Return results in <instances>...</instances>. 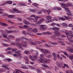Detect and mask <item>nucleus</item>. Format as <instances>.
<instances>
[{
  "label": "nucleus",
  "instance_id": "1a4fd4ad",
  "mask_svg": "<svg viewBox=\"0 0 73 73\" xmlns=\"http://www.w3.org/2000/svg\"><path fill=\"white\" fill-rule=\"evenodd\" d=\"M16 45L19 48L21 49V50H23V48L22 47V44L18 43H17Z\"/></svg>",
  "mask_w": 73,
  "mask_h": 73
},
{
  "label": "nucleus",
  "instance_id": "79ce46f5",
  "mask_svg": "<svg viewBox=\"0 0 73 73\" xmlns=\"http://www.w3.org/2000/svg\"><path fill=\"white\" fill-rule=\"evenodd\" d=\"M54 19H51L50 20H49L48 21V23H51L52 22H53L54 21Z\"/></svg>",
  "mask_w": 73,
  "mask_h": 73
},
{
  "label": "nucleus",
  "instance_id": "9d476101",
  "mask_svg": "<svg viewBox=\"0 0 73 73\" xmlns=\"http://www.w3.org/2000/svg\"><path fill=\"white\" fill-rule=\"evenodd\" d=\"M41 65L42 66H43V67H44V68H48V69H53V67L52 66H48L46 65H45L44 64H41Z\"/></svg>",
  "mask_w": 73,
  "mask_h": 73
},
{
  "label": "nucleus",
  "instance_id": "393cba45",
  "mask_svg": "<svg viewBox=\"0 0 73 73\" xmlns=\"http://www.w3.org/2000/svg\"><path fill=\"white\" fill-rule=\"evenodd\" d=\"M33 31L34 33H37V29L35 28L33 30Z\"/></svg>",
  "mask_w": 73,
  "mask_h": 73
},
{
  "label": "nucleus",
  "instance_id": "bf43d9fd",
  "mask_svg": "<svg viewBox=\"0 0 73 73\" xmlns=\"http://www.w3.org/2000/svg\"><path fill=\"white\" fill-rule=\"evenodd\" d=\"M20 41V39L19 38H16V42H19Z\"/></svg>",
  "mask_w": 73,
  "mask_h": 73
},
{
  "label": "nucleus",
  "instance_id": "c756f323",
  "mask_svg": "<svg viewBox=\"0 0 73 73\" xmlns=\"http://www.w3.org/2000/svg\"><path fill=\"white\" fill-rule=\"evenodd\" d=\"M12 48L11 47H8L7 48L5 49L6 51H8V50H12Z\"/></svg>",
  "mask_w": 73,
  "mask_h": 73
},
{
  "label": "nucleus",
  "instance_id": "412c9836",
  "mask_svg": "<svg viewBox=\"0 0 73 73\" xmlns=\"http://www.w3.org/2000/svg\"><path fill=\"white\" fill-rule=\"evenodd\" d=\"M23 23H24V24H28V25L30 24L28 22V21L26 20H24Z\"/></svg>",
  "mask_w": 73,
  "mask_h": 73
},
{
  "label": "nucleus",
  "instance_id": "0eeeda50",
  "mask_svg": "<svg viewBox=\"0 0 73 73\" xmlns=\"http://www.w3.org/2000/svg\"><path fill=\"white\" fill-rule=\"evenodd\" d=\"M22 47H24V48H26V47H27V45L28 43L27 42L25 41H24L22 42Z\"/></svg>",
  "mask_w": 73,
  "mask_h": 73
},
{
  "label": "nucleus",
  "instance_id": "6ab92c4d",
  "mask_svg": "<svg viewBox=\"0 0 73 73\" xmlns=\"http://www.w3.org/2000/svg\"><path fill=\"white\" fill-rule=\"evenodd\" d=\"M0 23H1V26H4V27L7 26V25L5 23H2L1 22H0Z\"/></svg>",
  "mask_w": 73,
  "mask_h": 73
},
{
  "label": "nucleus",
  "instance_id": "3c124183",
  "mask_svg": "<svg viewBox=\"0 0 73 73\" xmlns=\"http://www.w3.org/2000/svg\"><path fill=\"white\" fill-rule=\"evenodd\" d=\"M2 36H3V37L4 38H6L7 37V35L4 34V35H3Z\"/></svg>",
  "mask_w": 73,
  "mask_h": 73
},
{
  "label": "nucleus",
  "instance_id": "de8ad7c7",
  "mask_svg": "<svg viewBox=\"0 0 73 73\" xmlns=\"http://www.w3.org/2000/svg\"><path fill=\"white\" fill-rule=\"evenodd\" d=\"M7 4V3H6V2H5V3H3L1 4L0 5L1 6H3L4 5H5Z\"/></svg>",
  "mask_w": 73,
  "mask_h": 73
},
{
  "label": "nucleus",
  "instance_id": "13d9d810",
  "mask_svg": "<svg viewBox=\"0 0 73 73\" xmlns=\"http://www.w3.org/2000/svg\"><path fill=\"white\" fill-rule=\"evenodd\" d=\"M11 45H13V46H15L16 44L15 43L12 42L11 44Z\"/></svg>",
  "mask_w": 73,
  "mask_h": 73
},
{
  "label": "nucleus",
  "instance_id": "864d4df0",
  "mask_svg": "<svg viewBox=\"0 0 73 73\" xmlns=\"http://www.w3.org/2000/svg\"><path fill=\"white\" fill-rule=\"evenodd\" d=\"M17 50V48H13L12 50V51H13V52H15V51H16V50Z\"/></svg>",
  "mask_w": 73,
  "mask_h": 73
},
{
  "label": "nucleus",
  "instance_id": "f8f14e48",
  "mask_svg": "<svg viewBox=\"0 0 73 73\" xmlns=\"http://www.w3.org/2000/svg\"><path fill=\"white\" fill-rule=\"evenodd\" d=\"M21 51L20 50H19L15 52V54H17V56H21Z\"/></svg>",
  "mask_w": 73,
  "mask_h": 73
},
{
  "label": "nucleus",
  "instance_id": "7c9ffc66",
  "mask_svg": "<svg viewBox=\"0 0 73 73\" xmlns=\"http://www.w3.org/2000/svg\"><path fill=\"white\" fill-rule=\"evenodd\" d=\"M29 11L30 12H36L35 10H33L32 9H29Z\"/></svg>",
  "mask_w": 73,
  "mask_h": 73
},
{
  "label": "nucleus",
  "instance_id": "a19ab883",
  "mask_svg": "<svg viewBox=\"0 0 73 73\" xmlns=\"http://www.w3.org/2000/svg\"><path fill=\"white\" fill-rule=\"evenodd\" d=\"M4 10L1 9H0V14H3V12L2 11H3Z\"/></svg>",
  "mask_w": 73,
  "mask_h": 73
},
{
  "label": "nucleus",
  "instance_id": "2eb2a0df",
  "mask_svg": "<svg viewBox=\"0 0 73 73\" xmlns=\"http://www.w3.org/2000/svg\"><path fill=\"white\" fill-rule=\"evenodd\" d=\"M22 38L23 39H25V41H27V42H29V41H30V40H29L28 38H25V37L23 36L22 37Z\"/></svg>",
  "mask_w": 73,
  "mask_h": 73
},
{
  "label": "nucleus",
  "instance_id": "cd10ccee",
  "mask_svg": "<svg viewBox=\"0 0 73 73\" xmlns=\"http://www.w3.org/2000/svg\"><path fill=\"white\" fill-rule=\"evenodd\" d=\"M52 19V17L50 16H48L46 17V19L47 20H50Z\"/></svg>",
  "mask_w": 73,
  "mask_h": 73
},
{
  "label": "nucleus",
  "instance_id": "4d7b16f0",
  "mask_svg": "<svg viewBox=\"0 0 73 73\" xmlns=\"http://www.w3.org/2000/svg\"><path fill=\"white\" fill-rule=\"evenodd\" d=\"M56 25V23H52L51 25V26H54V25Z\"/></svg>",
  "mask_w": 73,
  "mask_h": 73
},
{
  "label": "nucleus",
  "instance_id": "a211bd4d",
  "mask_svg": "<svg viewBox=\"0 0 73 73\" xmlns=\"http://www.w3.org/2000/svg\"><path fill=\"white\" fill-rule=\"evenodd\" d=\"M61 52H62L63 53H64V54H65V55H66V56H67V57H69V55H68V53H67L66 52H65V51H61Z\"/></svg>",
  "mask_w": 73,
  "mask_h": 73
},
{
  "label": "nucleus",
  "instance_id": "423d86ee",
  "mask_svg": "<svg viewBox=\"0 0 73 73\" xmlns=\"http://www.w3.org/2000/svg\"><path fill=\"white\" fill-rule=\"evenodd\" d=\"M44 19H41L39 20L38 21L36 22L35 23L36 24H40L41 23H42V22H44Z\"/></svg>",
  "mask_w": 73,
  "mask_h": 73
},
{
  "label": "nucleus",
  "instance_id": "58836bf2",
  "mask_svg": "<svg viewBox=\"0 0 73 73\" xmlns=\"http://www.w3.org/2000/svg\"><path fill=\"white\" fill-rule=\"evenodd\" d=\"M24 27V28H27V29H28V28H29V27H28V26L27 25H24L23 26Z\"/></svg>",
  "mask_w": 73,
  "mask_h": 73
},
{
  "label": "nucleus",
  "instance_id": "6e6552de",
  "mask_svg": "<svg viewBox=\"0 0 73 73\" xmlns=\"http://www.w3.org/2000/svg\"><path fill=\"white\" fill-rule=\"evenodd\" d=\"M15 12L16 13H21V12H22L21 11H19V10L16 9H14L11 12L12 13H15Z\"/></svg>",
  "mask_w": 73,
  "mask_h": 73
},
{
  "label": "nucleus",
  "instance_id": "7ed1b4c3",
  "mask_svg": "<svg viewBox=\"0 0 73 73\" xmlns=\"http://www.w3.org/2000/svg\"><path fill=\"white\" fill-rule=\"evenodd\" d=\"M66 35L68 40L70 41L71 42H73V40H71L73 37L72 33H68L66 34Z\"/></svg>",
  "mask_w": 73,
  "mask_h": 73
},
{
  "label": "nucleus",
  "instance_id": "338daca9",
  "mask_svg": "<svg viewBox=\"0 0 73 73\" xmlns=\"http://www.w3.org/2000/svg\"><path fill=\"white\" fill-rule=\"evenodd\" d=\"M66 43L67 44V45H71V44H70V43L68 42H66Z\"/></svg>",
  "mask_w": 73,
  "mask_h": 73
},
{
  "label": "nucleus",
  "instance_id": "ea45409f",
  "mask_svg": "<svg viewBox=\"0 0 73 73\" xmlns=\"http://www.w3.org/2000/svg\"><path fill=\"white\" fill-rule=\"evenodd\" d=\"M12 31L10 30V31H8L6 33H7V34H9V33H12Z\"/></svg>",
  "mask_w": 73,
  "mask_h": 73
},
{
  "label": "nucleus",
  "instance_id": "72a5a7b5",
  "mask_svg": "<svg viewBox=\"0 0 73 73\" xmlns=\"http://www.w3.org/2000/svg\"><path fill=\"white\" fill-rule=\"evenodd\" d=\"M59 20H62V21H65V20H66L65 19L62 17H60L59 18Z\"/></svg>",
  "mask_w": 73,
  "mask_h": 73
},
{
  "label": "nucleus",
  "instance_id": "4be33fe9",
  "mask_svg": "<svg viewBox=\"0 0 73 73\" xmlns=\"http://www.w3.org/2000/svg\"><path fill=\"white\" fill-rule=\"evenodd\" d=\"M59 42L62 45H63V46H65V42L62 41H59Z\"/></svg>",
  "mask_w": 73,
  "mask_h": 73
},
{
  "label": "nucleus",
  "instance_id": "5fc2aeb1",
  "mask_svg": "<svg viewBox=\"0 0 73 73\" xmlns=\"http://www.w3.org/2000/svg\"><path fill=\"white\" fill-rule=\"evenodd\" d=\"M57 39L58 40H60V41H62V38H57Z\"/></svg>",
  "mask_w": 73,
  "mask_h": 73
},
{
  "label": "nucleus",
  "instance_id": "aec40b11",
  "mask_svg": "<svg viewBox=\"0 0 73 73\" xmlns=\"http://www.w3.org/2000/svg\"><path fill=\"white\" fill-rule=\"evenodd\" d=\"M37 60V57L36 56H33V58H32V60L33 61H35V60Z\"/></svg>",
  "mask_w": 73,
  "mask_h": 73
},
{
  "label": "nucleus",
  "instance_id": "49530a36",
  "mask_svg": "<svg viewBox=\"0 0 73 73\" xmlns=\"http://www.w3.org/2000/svg\"><path fill=\"white\" fill-rule=\"evenodd\" d=\"M47 35H52V33H50V32L48 31L47 32Z\"/></svg>",
  "mask_w": 73,
  "mask_h": 73
},
{
  "label": "nucleus",
  "instance_id": "dca6fc26",
  "mask_svg": "<svg viewBox=\"0 0 73 73\" xmlns=\"http://www.w3.org/2000/svg\"><path fill=\"white\" fill-rule=\"evenodd\" d=\"M8 36L11 39H13V38H15V36L12 35H8Z\"/></svg>",
  "mask_w": 73,
  "mask_h": 73
},
{
  "label": "nucleus",
  "instance_id": "c9c22d12",
  "mask_svg": "<svg viewBox=\"0 0 73 73\" xmlns=\"http://www.w3.org/2000/svg\"><path fill=\"white\" fill-rule=\"evenodd\" d=\"M1 32L2 33V36H3V35H5V32H4V31H3V30H1Z\"/></svg>",
  "mask_w": 73,
  "mask_h": 73
},
{
  "label": "nucleus",
  "instance_id": "f704fd0d",
  "mask_svg": "<svg viewBox=\"0 0 73 73\" xmlns=\"http://www.w3.org/2000/svg\"><path fill=\"white\" fill-rule=\"evenodd\" d=\"M33 5L35 7H36V6H37V5H39V4L35 3H34L33 4Z\"/></svg>",
  "mask_w": 73,
  "mask_h": 73
},
{
  "label": "nucleus",
  "instance_id": "5701e85b",
  "mask_svg": "<svg viewBox=\"0 0 73 73\" xmlns=\"http://www.w3.org/2000/svg\"><path fill=\"white\" fill-rule=\"evenodd\" d=\"M64 17L65 19H67V20H69V19H72V18H71V17H70L69 18L68 17L65 16H64Z\"/></svg>",
  "mask_w": 73,
  "mask_h": 73
},
{
  "label": "nucleus",
  "instance_id": "39448f33",
  "mask_svg": "<svg viewBox=\"0 0 73 73\" xmlns=\"http://www.w3.org/2000/svg\"><path fill=\"white\" fill-rule=\"evenodd\" d=\"M40 28L42 30L45 31L47 29V26L45 25H42L40 26Z\"/></svg>",
  "mask_w": 73,
  "mask_h": 73
},
{
  "label": "nucleus",
  "instance_id": "9b49d317",
  "mask_svg": "<svg viewBox=\"0 0 73 73\" xmlns=\"http://www.w3.org/2000/svg\"><path fill=\"white\" fill-rule=\"evenodd\" d=\"M25 59L26 60V61L25 62V63L26 64H29V62H30V60L29 59V58H28L27 57H26L25 58Z\"/></svg>",
  "mask_w": 73,
  "mask_h": 73
},
{
  "label": "nucleus",
  "instance_id": "680f3d73",
  "mask_svg": "<svg viewBox=\"0 0 73 73\" xmlns=\"http://www.w3.org/2000/svg\"><path fill=\"white\" fill-rule=\"evenodd\" d=\"M51 57H52V55H49L47 56V58H50Z\"/></svg>",
  "mask_w": 73,
  "mask_h": 73
},
{
  "label": "nucleus",
  "instance_id": "4c0bfd02",
  "mask_svg": "<svg viewBox=\"0 0 73 73\" xmlns=\"http://www.w3.org/2000/svg\"><path fill=\"white\" fill-rule=\"evenodd\" d=\"M6 71V70H5L4 69H2L1 68L0 69V72H5Z\"/></svg>",
  "mask_w": 73,
  "mask_h": 73
},
{
  "label": "nucleus",
  "instance_id": "603ef678",
  "mask_svg": "<svg viewBox=\"0 0 73 73\" xmlns=\"http://www.w3.org/2000/svg\"><path fill=\"white\" fill-rule=\"evenodd\" d=\"M64 66H65V67H67V68H69V67L68 66V65L67 64H64Z\"/></svg>",
  "mask_w": 73,
  "mask_h": 73
},
{
  "label": "nucleus",
  "instance_id": "09e8293b",
  "mask_svg": "<svg viewBox=\"0 0 73 73\" xmlns=\"http://www.w3.org/2000/svg\"><path fill=\"white\" fill-rule=\"evenodd\" d=\"M31 25L32 26H34V27H36L37 26V25L35 23H31Z\"/></svg>",
  "mask_w": 73,
  "mask_h": 73
},
{
  "label": "nucleus",
  "instance_id": "0e129e2a",
  "mask_svg": "<svg viewBox=\"0 0 73 73\" xmlns=\"http://www.w3.org/2000/svg\"><path fill=\"white\" fill-rule=\"evenodd\" d=\"M0 57H2V58H4V56L2 54H0Z\"/></svg>",
  "mask_w": 73,
  "mask_h": 73
},
{
  "label": "nucleus",
  "instance_id": "20e7f679",
  "mask_svg": "<svg viewBox=\"0 0 73 73\" xmlns=\"http://www.w3.org/2000/svg\"><path fill=\"white\" fill-rule=\"evenodd\" d=\"M52 29H53L54 31L53 32L54 33H55L56 35H61L60 33L58 32L57 31H59L60 30V28L57 27H53L51 28Z\"/></svg>",
  "mask_w": 73,
  "mask_h": 73
},
{
  "label": "nucleus",
  "instance_id": "4468645a",
  "mask_svg": "<svg viewBox=\"0 0 73 73\" xmlns=\"http://www.w3.org/2000/svg\"><path fill=\"white\" fill-rule=\"evenodd\" d=\"M39 61L41 62L42 63H48V61H47V59H46V60L44 61L42 59H39Z\"/></svg>",
  "mask_w": 73,
  "mask_h": 73
},
{
  "label": "nucleus",
  "instance_id": "774afa93",
  "mask_svg": "<svg viewBox=\"0 0 73 73\" xmlns=\"http://www.w3.org/2000/svg\"><path fill=\"white\" fill-rule=\"evenodd\" d=\"M38 13L39 14H41L42 13V12L41 11H39L38 12Z\"/></svg>",
  "mask_w": 73,
  "mask_h": 73
},
{
  "label": "nucleus",
  "instance_id": "ddd939ff",
  "mask_svg": "<svg viewBox=\"0 0 73 73\" xmlns=\"http://www.w3.org/2000/svg\"><path fill=\"white\" fill-rule=\"evenodd\" d=\"M34 19H33V21L34 22H36L38 20V19L41 18V17L36 16Z\"/></svg>",
  "mask_w": 73,
  "mask_h": 73
},
{
  "label": "nucleus",
  "instance_id": "a18cd8bd",
  "mask_svg": "<svg viewBox=\"0 0 73 73\" xmlns=\"http://www.w3.org/2000/svg\"><path fill=\"white\" fill-rule=\"evenodd\" d=\"M28 66L30 68V69H34V67H33V66Z\"/></svg>",
  "mask_w": 73,
  "mask_h": 73
},
{
  "label": "nucleus",
  "instance_id": "a878e982",
  "mask_svg": "<svg viewBox=\"0 0 73 73\" xmlns=\"http://www.w3.org/2000/svg\"><path fill=\"white\" fill-rule=\"evenodd\" d=\"M9 65L8 64H3L2 65V66L3 67V68H7V66H9Z\"/></svg>",
  "mask_w": 73,
  "mask_h": 73
},
{
  "label": "nucleus",
  "instance_id": "e433bc0d",
  "mask_svg": "<svg viewBox=\"0 0 73 73\" xmlns=\"http://www.w3.org/2000/svg\"><path fill=\"white\" fill-rule=\"evenodd\" d=\"M68 12V13H66V14L67 15H68V16H71L72 15V14L71 13H70V12Z\"/></svg>",
  "mask_w": 73,
  "mask_h": 73
},
{
  "label": "nucleus",
  "instance_id": "f257e3e1",
  "mask_svg": "<svg viewBox=\"0 0 73 73\" xmlns=\"http://www.w3.org/2000/svg\"><path fill=\"white\" fill-rule=\"evenodd\" d=\"M61 7L63 8H64L65 9V11L66 12H70V10L69 9H68L66 7H70V3H61Z\"/></svg>",
  "mask_w": 73,
  "mask_h": 73
},
{
  "label": "nucleus",
  "instance_id": "69168bd1",
  "mask_svg": "<svg viewBox=\"0 0 73 73\" xmlns=\"http://www.w3.org/2000/svg\"><path fill=\"white\" fill-rule=\"evenodd\" d=\"M47 12L48 14H50V10H47Z\"/></svg>",
  "mask_w": 73,
  "mask_h": 73
},
{
  "label": "nucleus",
  "instance_id": "bb28decb",
  "mask_svg": "<svg viewBox=\"0 0 73 73\" xmlns=\"http://www.w3.org/2000/svg\"><path fill=\"white\" fill-rule=\"evenodd\" d=\"M19 5L22 6H26L27 5V4L24 3H20L19 4Z\"/></svg>",
  "mask_w": 73,
  "mask_h": 73
},
{
  "label": "nucleus",
  "instance_id": "8fccbe9b",
  "mask_svg": "<svg viewBox=\"0 0 73 73\" xmlns=\"http://www.w3.org/2000/svg\"><path fill=\"white\" fill-rule=\"evenodd\" d=\"M69 51L70 52V53H73V49H70L69 50Z\"/></svg>",
  "mask_w": 73,
  "mask_h": 73
},
{
  "label": "nucleus",
  "instance_id": "c03bdc74",
  "mask_svg": "<svg viewBox=\"0 0 73 73\" xmlns=\"http://www.w3.org/2000/svg\"><path fill=\"white\" fill-rule=\"evenodd\" d=\"M41 11H42L43 12H46L48 10H46L45 9H42Z\"/></svg>",
  "mask_w": 73,
  "mask_h": 73
},
{
  "label": "nucleus",
  "instance_id": "c85d7f7f",
  "mask_svg": "<svg viewBox=\"0 0 73 73\" xmlns=\"http://www.w3.org/2000/svg\"><path fill=\"white\" fill-rule=\"evenodd\" d=\"M2 45L4 46H9V44H7L3 43L2 44Z\"/></svg>",
  "mask_w": 73,
  "mask_h": 73
},
{
  "label": "nucleus",
  "instance_id": "f3484780",
  "mask_svg": "<svg viewBox=\"0 0 73 73\" xmlns=\"http://www.w3.org/2000/svg\"><path fill=\"white\" fill-rule=\"evenodd\" d=\"M21 66H22L21 67V68H23V69H28V67L24 66V65L23 64H22Z\"/></svg>",
  "mask_w": 73,
  "mask_h": 73
},
{
  "label": "nucleus",
  "instance_id": "2f4dec72",
  "mask_svg": "<svg viewBox=\"0 0 73 73\" xmlns=\"http://www.w3.org/2000/svg\"><path fill=\"white\" fill-rule=\"evenodd\" d=\"M30 44H31V45H36V43L33 42H30Z\"/></svg>",
  "mask_w": 73,
  "mask_h": 73
},
{
  "label": "nucleus",
  "instance_id": "b1692460",
  "mask_svg": "<svg viewBox=\"0 0 73 73\" xmlns=\"http://www.w3.org/2000/svg\"><path fill=\"white\" fill-rule=\"evenodd\" d=\"M6 4H12V2L10 1H8L6 2Z\"/></svg>",
  "mask_w": 73,
  "mask_h": 73
},
{
  "label": "nucleus",
  "instance_id": "052dcab7",
  "mask_svg": "<svg viewBox=\"0 0 73 73\" xmlns=\"http://www.w3.org/2000/svg\"><path fill=\"white\" fill-rule=\"evenodd\" d=\"M52 9H53V10H56V9H57V7H53L52 8Z\"/></svg>",
  "mask_w": 73,
  "mask_h": 73
},
{
  "label": "nucleus",
  "instance_id": "f03ea898",
  "mask_svg": "<svg viewBox=\"0 0 73 73\" xmlns=\"http://www.w3.org/2000/svg\"><path fill=\"white\" fill-rule=\"evenodd\" d=\"M39 50L44 56H46L48 54H50L51 53V52L49 50L46 49L40 48Z\"/></svg>",
  "mask_w": 73,
  "mask_h": 73
},
{
  "label": "nucleus",
  "instance_id": "37998d69",
  "mask_svg": "<svg viewBox=\"0 0 73 73\" xmlns=\"http://www.w3.org/2000/svg\"><path fill=\"white\" fill-rule=\"evenodd\" d=\"M42 73V72H41V70L40 69H38L37 70V73Z\"/></svg>",
  "mask_w": 73,
  "mask_h": 73
},
{
  "label": "nucleus",
  "instance_id": "6e6d98bb",
  "mask_svg": "<svg viewBox=\"0 0 73 73\" xmlns=\"http://www.w3.org/2000/svg\"><path fill=\"white\" fill-rule=\"evenodd\" d=\"M51 38L53 39V40H56V37H55V36H52Z\"/></svg>",
  "mask_w": 73,
  "mask_h": 73
},
{
  "label": "nucleus",
  "instance_id": "473e14b6",
  "mask_svg": "<svg viewBox=\"0 0 73 73\" xmlns=\"http://www.w3.org/2000/svg\"><path fill=\"white\" fill-rule=\"evenodd\" d=\"M68 58L70 59V60H73V55L71 56L69 55V56H68Z\"/></svg>",
  "mask_w": 73,
  "mask_h": 73
},
{
  "label": "nucleus",
  "instance_id": "e2e57ef3",
  "mask_svg": "<svg viewBox=\"0 0 73 73\" xmlns=\"http://www.w3.org/2000/svg\"><path fill=\"white\" fill-rule=\"evenodd\" d=\"M62 25H63L64 26H66V23H62Z\"/></svg>",
  "mask_w": 73,
  "mask_h": 73
}]
</instances>
